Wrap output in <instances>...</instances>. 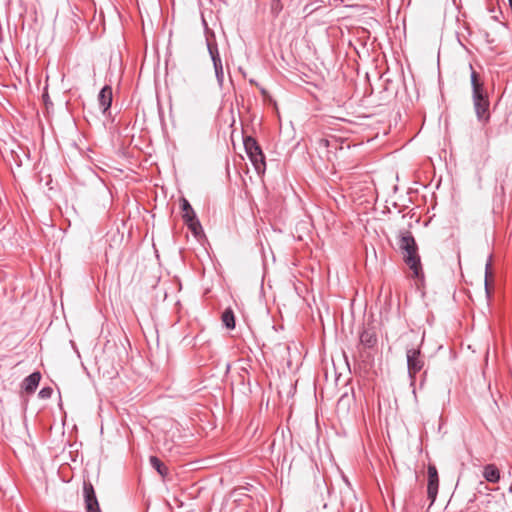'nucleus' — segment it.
Segmentation results:
<instances>
[{
    "label": "nucleus",
    "instance_id": "obj_1",
    "mask_svg": "<svg viewBox=\"0 0 512 512\" xmlns=\"http://www.w3.org/2000/svg\"><path fill=\"white\" fill-rule=\"evenodd\" d=\"M398 247L402 253L403 261L410 268L413 277L423 279L420 256L418 254V246L414 236L409 230H401L398 235Z\"/></svg>",
    "mask_w": 512,
    "mask_h": 512
},
{
    "label": "nucleus",
    "instance_id": "obj_2",
    "mask_svg": "<svg viewBox=\"0 0 512 512\" xmlns=\"http://www.w3.org/2000/svg\"><path fill=\"white\" fill-rule=\"evenodd\" d=\"M245 151L258 173L265 171V156L255 138L247 136L243 140Z\"/></svg>",
    "mask_w": 512,
    "mask_h": 512
},
{
    "label": "nucleus",
    "instance_id": "obj_3",
    "mask_svg": "<svg viewBox=\"0 0 512 512\" xmlns=\"http://www.w3.org/2000/svg\"><path fill=\"white\" fill-rule=\"evenodd\" d=\"M214 38H215V36H214L213 32H210L209 35L207 34L206 35V44H207L209 55L213 62L217 82L221 86L224 81V71H223V65H222V60H221L220 53L218 50V46H217L216 42L214 41Z\"/></svg>",
    "mask_w": 512,
    "mask_h": 512
},
{
    "label": "nucleus",
    "instance_id": "obj_4",
    "mask_svg": "<svg viewBox=\"0 0 512 512\" xmlns=\"http://www.w3.org/2000/svg\"><path fill=\"white\" fill-rule=\"evenodd\" d=\"M406 358L408 375L411 380V384H414V382L416 381L417 373H419L422 370L425 363L424 358L421 355L420 348H407Z\"/></svg>",
    "mask_w": 512,
    "mask_h": 512
},
{
    "label": "nucleus",
    "instance_id": "obj_5",
    "mask_svg": "<svg viewBox=\"0 0 512 512\" xmlns=\"http://www.w3.org/2000/svg\"><path fill=\"white\" fill-rule=\"evenodd\" d=\"M472 99L477 119L484 124L488 123L490 120V102L487 93L472 94Z\"/></svg>",
    "mask_w": 512,
    "mask_h": 512
},
{
    "label": "nucleus",
    "instance_id": "obj_6",
    "mask_svg": "<svg viewBox=\"0 0 512 512\" xmlns=\"http://www.w3.org/2000/svg\"><path fill=\"white\" fill-rule=\"evenodd\" d=\"M428 483H427V496L431 504L436 500L439 488V476L435 465L429 464L427 469Z\"/></svg>",
    "mask_w": 512,
    "mask_h": 512
},
{
    "label": "nucleus",
    "instance_id": "obj_7",
    "mask_svg": "<svg viewBox=\"0 0 512 512\" xmlns=\"http://www.w3.org/2000/svg\"><path fill=\"white\" fill-rule=\"evenodd\" d=\"M83 495L87 512H101L95 490L91 482H84Z\"/></svg>",
    "mask_w": 512,
    "mask_h": 512
},
{
    "label": "nucleus",
    "instance_id": "obj_8",
    "mask_svg": "<svg viewBox=\"0 0 512 512\" xmlns=\"http://www.w3.org/2000/svg\"><path fill=\"white\" fill-rule=\"evenodd\" d=\"M99 107L103 113H106L112 104V88L105 85L98 95Z\"/></svg>",
    "mask_w": 512,
    "mask_h": 512
},
{
    "label": "nucleus",
    "instance_id": "obj_9",
    "mask_svg": "<svg viewBox=\"0 0 512 512\" xmlns=\"http://www.w3.org/2000/svg\"><path fill=\"white\" fill-rule=\"evenodd\" d=\"M359 340L365 348H373L377 344V335L373 328H364Z\"/></svg>",
    "mask_w": 512,
    "mask_h": 512
},
{
    "label": "nucleus",
    "instance_id": "obj_10",
    "mask_svg": "<svg viewBox=\"0 0 512 512\" xmlns=\"http://www.w3.org/2000/svg\"><path fill=\"white\" fill-rule=\"evenodd\" d=\"M40 380H41L40 372H33L32 374H30L23 380L22 388L25 390V392H27L28 394H31L38 387Z\"/></svg>",
    "mask_w": 512,
    "mask_h": 512
},
{
    "label": "nucleus",
    "instance_id": "obj_11",
    "mask_svg": "<svg viewBox=\"0 0 512 512\" xmlns=\"http://www.w3.org/2000/svg\"><path fill=\"white\" fill-rule=\"evenodd\" d=\"M483 477L490 483H497L500 480V471L494 464H488L484 467Z\"/></svg>",
    "mask_w": 512,
    "mask_h": 512
},
{
    "label": "nucleus",
    "instance_id": "obj_12",
    "mask_svg": "<svg viewBox=\"0 0 512 512\" xmlns=\"http://www.w3.org/2000/svg\"><path fill=\"white\" fill-rule=\"evenodd\" d=\"M469 69L471 70L472 94L485 92L483 82L480 80L479 74L473 69L472 64H469Z\"/></svg>",
    "mask_w": 512,
    "mask_h": 512
},
{
    "label": "nucleus",
    "instance_id": "obj_13",
    "mask_svg": "<svg viewBox=\"0 0 512 512\" xmlns=\"http://www.w3.org/2000/svg\"><path fill=\"white\" fill-rule=\"evenodd\" d=\"M151 466L161 475L162 478H165L169 474L168 467L156 456H151L150 459Z\"/></svg>",
    "mask_w": 512,
    "mask_h": 512
},
{
    "label": "nucleus",
    "instance_id": "obj_14",
    "mask_svg": "<svg viewBox=\"0 0 512 512\" xmlns=\"http://www.w3.org/2000/svg\"><path fill=\"white\" fill-rule=\"evenodd\" d=\"M493 281V273H492V261L491 258L488 260V262L485 265V291L487 294V297H491V282Z\"/></svg>",
    "mask_w": 512,
    "mask_h": 512
},
{
    "label": "nucleus",
    "instance_id": "obj_15",
    "mask_svg": "<svg viewBox=\"0 0 512 512\" xmlns=\"http://www.w3.org/2000/svg\"><path fill=\"white\" fill-rule=\"evenodd\" d=\"M221 319L227 329L235 328V316L231 308H227L224 310Z\"/></svg>",
    "mask_w": 512,
    "mask_h": 512
},
{
    "label": "nucleus",
    "instance_id": "obj_16",
    "mask_svg": "<svg viewBox=\"0 0 512 512\" xmlns=\"http://www.w3.org/2000/svg\"><path fill=\"white\" fill-rule=\"evenodd\" d=\"M180 203L183 212L182 218L184 222H187L188 218H192V215H196V213L186 198H181Z\"/></svg>",
    "mask_w": 512,
    "mask_h": 512
},
{
    "label": "nucleus",
    "instance_id": "obj_17",
    "mask_svg": "<svg viewBox=\"0 0 512 512\" xmlns=\"http://www.w3.org/2000/svg\"><path fill=\"white\" fill-rule=\"evenodd\" d=\"M185 224L195 236H198L202 232V226L196 215H192V218H188Z\"/></svg>",
    "mask_w": 512,
    "mask_h": 512
},
{
    "label": "nucleus",
    "instance_id": "obj_18",
    "mask_svg": "<svg viewBox=\"0 0 512 512\" xmlns=\"http://www.w3.org/2000/svg\"><path fill=\"white\" fill-rule=\"evenodd\" d=\"M52 389L50 387H44L39 391V397L42 399H48L52 395Z\"/></svg>",
    "mask_w": 512,
    "mask_h": 512
},
{
    "label": "nucleus",
    "instance_id": "obj_19",
    "mask_svg": "<svg viewBox=\"0 0 512 512\" xmlns=\"http://www.w3.org/2000/svg\"><path fill=\"white\" fill-rule=\"evenodd\" d=\"M320 146L328 147L330 145V141L328 139L322 138L319 140Z\"/></svg>",
    "mask_w": 512,
    "mask_h": 512
},
{
    "label": "nucleus",
    "instance_id": "obj_20",
    "mask_svg": "<svg viewBox=\"0 0 512 512\" xmlns=\"http://www.w3.org/2000/svg\"><path fill=\"white\" fill-rule=\"evenodd\" d=\"M203 24L204 26H206V29L208 30L206 21H203Z\"/></svg>",
    "mask_w": 512,
    "mask_h": 512
},
{
    "label": "nucleus",
    "instance_id": "obj_21",
    "mask_svg": "<svg viewBox=\"0 0 512 512\" xmlns=\"http://www.w3.org/2000/svg\"><path fill=\"white\" fill-rule=\"evenodd\" d=\"M203 24L204 26H206V29L208 30L206 21H203Z\"/></svg>",
    "mask_w": 512,
    "mask_h": 512
}]
</instances>
